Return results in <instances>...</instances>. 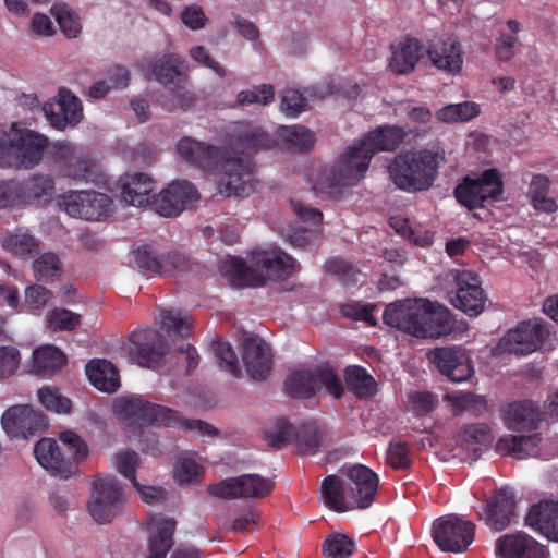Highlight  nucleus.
Here are the masks:
<instances>
[{
    "mask_svg": "<svg viewBox=\"0 0 558 558\" xmlns=\"http://www.w3.org/2000/svg\"><path fill=\"white\" fill-rule=\"evenodd\" d=\"M425 53L423 44L416 38H408L392 47L389 69L396 74H409Z\"/></svg>",
    "mask_w": 558,
    "mask_h": 558,
    "instance_id": "nucleus-30",
    "label": "nucleus"
},
{
    "mask_svg": "<svg viewBox=\"0 0 558 558\" xmlns=\"http://www.w3.org/2000/svg\"><path fill=\"white\" fill-rule=\"evenodd\" d=\"M458 202L468 208L481 207L485 202L472 177H466L454 190Z\"/></svg>",
    "mask_w": 558,
    "mask_h": 558,
    "instance_id": "nucleus-54",
    "label": "nucleus"
},
{
    "mask_svg": "<svg viewBox=\"0 0 558 558\" xmlns=\"http://www.w3.org/2000/svg\"><path fill=\"white\" fill-rule=\"evenodd\" d=\"M328 558H349L354 551V542L344 534L333 533L323 544Z\"/></svg>",
    "mask_w": 558,
    "mask_h": 558,
    "instance_id": "nucleus-49",
    "label": "nucleus"
},
{
    "mask_svg": "<svg viewBox=\"0 0 558 558\" xmlns=\"http://www.w3.org/2000/svg\"><path fill=\"white\" fill-rule=\"evenodd\" d=\"M474 536L475 524L456 514L440 517L433 524V538L444 551L463 553Z\"/></svg>",
    "mask_w": 558,
    "mask_h": 558,
    "instance_id": "nucleus-11",
    "label": "nucleus"
},
{
    "mask_svg": "<svg viewBox=\"0 0 558 558\" xmlns=\"http://www.w3.org/2000/svg\"><path fill=\"white\" fill-rule=\"evenodd\" d=\"M484 201H497L504 191L500 173L496 169H487L472 177Z\"/></svg>",
    "mask_w": 558,
    "mask_h": 558,
    "instance_id": "nucleus-44",
    "label": "nucleus"
},
{
    "mask_svg": "<svg viewBox=\"0 0 558 558\" xmlns=\"http://www.w3.org/2000/svg\"><path fill=\"white\" fill-rule=\"evenodd\" d=\"M177 153L203 170L220 175L218 193L223 196H243L252 190L253 166L248 159L239 158L226 149L190 137H183L178 142Z\"/></svg>",
    "mask_w": 558,
    "mask_h": 558,
    "instance_id": "nucleus-1",
    "label": "nucleus"
},
{
    "mask_svg": "<svg viewBox=\"0 0 558 558\" xmlns=\"http://www.w3.org/2000/svg\"><path fill=\"white\" fill-rule=\"evenodd\" d=\"M59 112L44 108L50 124L58 130H65L68 126L77 125L83 119L81 100L69 89L61 88L58 99Z\"/></svg>",
    "mask_w": 558,
    "mask_h": 558,
    "instance_id": "nucleus-25",
    "label": "nucleus"
},
{
    "mask_svg": "<svg viewBox=\"0 0 558 558\" xmlns=\"http://www.w3.org/2000/svg\"><path fill=\"white\" fill-rule=\"evenodd\" d=\"M59 440L65 447L68 458L75 461L76 465L83 462L89 453L86 441L73 430H63L59 434Z\"/></svg>",
    "mask_w": 558,
    "mask_h": 558,
    "instance_id": "nucleus-48",
    "label": "nucleus"
},
{
    "mask_svg": "<svg viewBox=\"0 0 558 558\" xmlns=\"http://www.w3.org/2000/svg\"><path fill=\"white\" fill-rule=\"evenodd\" d=\"M86 375L92 385L99 391L113 393L120 387L119 372L107 360H92L86 365Z\"/></svg>",
    "mask_w": 558,
    "mask_h": 558,
    "instance_id": "nucleus-34",
    "label": "nucleus"
},
{
    "mask_svg": "<svg viewBox=\"0 0 558 558\" xmlns=\"http://www.w3.org/2000/svg\"><path fill=\"white\" fill-rule=\"evenodd\" d=\"M446 161L445 150L438 146L409 150L397 155L388 166L393 184L405 192L428 190Z\"/></svg>",
    "mask_w": 558,
    "mask_h": 558,
    "instance_id": "nucleus-5",
    "label": "nucleus"
},
{
    "mask_svg": "<svg viewBox=\"0 0 558 558\" xmlns=\"http://www.w3.org/2000/svg\"><path fill=\"white\" fill-rule=\"evenodd\" d=\"M123 502V487L113 475L102 474L95 477L87 509L97 523L111 522L121 511Z\"/></svg>",
    "mask_w": 558,
    "mask_h": 558,
    "instance_id": "nucleus-9",
    "label": "nucleus"
},
{
    "mask_svg": "<svg viewBox=\"0 0 558 558\" xmlns=\"http://www.w3.org/2000/svg\"><path fill=\"white\" fill-rule=\"evenodd\" d=\"M204 468L192 453L179 456L173 464V480L179 485H189L202 478Z\"/></svg>",
    "mask_w": 558,
    "mask_h": 558,
    "instance_id": "nucleus-38",
    "label": "nucleus"
},
{
    "mask_svg": "<svg viewBox=\"0 0 558 558\" xmlns=\"http://www.w3.org/2000/svg\"><path fill=\"white\" fill-rule=\"evenodd\" d=\"M34 454L44 469L60 478L66 480L78 471L75 461L61 451L53 438H41L34 447Z\"/></svg>",
    "mask_w": 558,
    "mask_h": 558,
    "instance_id": "nucleus-19",
    "label": "nucleus"
},
{
    "mask_svg": "<svg viewBox=\"0 0 558 558\" xmlns=\"http://www.w3.org/2000/svg\"><path fill=\"white\" fill-rule=\"evenodd\" d=\"M428 356L439 372L452 381H464L473 374L470 356L461 348H437Z\"/></svg>",
    "mask_w": 558,
    "mask_h": 558,
    "instance_id": "nucleus-20",
    "label": "nucleus"
},
{
    "mask_svg": "<svg viewBox=\"0 0 558 558\" xmlns=\"http://www.w3.org/2000/svg\"><path fill=\"white\" fill-rule=\"evenodd\" d=\"M20 351L12 345L0 347V379L12 376L19 368Z\"/></svg>",
    "mask_w": 558,
    "mask_h": 558,
    "instance_id": "nucleus-60",
    "label": "nucleus"
},
{
    "mask_svg": "<svg viewBox=\"0 0 558 558\" xmlns=\"http://www.w3.org/2000/svg\"><path fill=\"white\" fill-rule=\"evenodd\" d=\"M1 246L4 251L29 258L39 252L38 241L29 233L15 231L1 239Z\"/></svg>",
    "mask_w": 558,
    "mask_h": 558,
    "instance_id": "nucleus-39",
    "label": "nucleus"
},
{
    "mask_svg": "<svg viewBox=\"0 0 558 558\" xmlns=\"http://www.w3.org/2000/svg\"><path fill=\"white\" fill-rule=\"evenodd\" d=\"M454 282L456 294L451 298V304L470 317L478 316L487 300L480 277L469 270H457Z\"/></svg>",
    "mask_w": 558,
    "mask_h": 558,
    "instance_id": "nucleus-14",
    "label": "nucleus"
},
{
    "mask_svg": "<svg viewBox=\"0 0 558 558\" xmlns=\"http://www.w3.org/2000/svg\"><path fill=\"white\" fill-rule=\"evenodd\" d=\"M384 322L416 338H439L449 323V311L427 299H405L387 305Z\"/></svg>",
    "mask_w": 558,
    "mask_h": 558,
    "instance_id": "nucleus-3",
    "label": "nucleus"
},
{
    "mask_svg": "<svg viewBox=\"0 0 558 558\" xmlns=\"http://www.w3.org/2000/svg\"><path fill=\"white\" fill-rule=\"evenodd\" d=\"M148 554L146 558H166L172 545L175 521L165 517H154L148 523Z\"/></svg>",
    "mask_w": 558,
    "mask_h": 558,
    "instance_id": "nucleus-26",
    "label": "nucleus"
},
{
    "mask_svg": "<svg viewBox=\"0 0 558 558\" xmlns=\"http://www.w3.org/2000/svg\"><path fill=\"white\" fill-rule=\"evenodd\" d=\"M345 383L350 391L360 398H368L376 391V381L366 369L360 366H350L345 371Z\"/></svg>",
    "mask_w": 558,
    "mask_h": 558,
    "instance_id": "nucleus-43",
    "label": "nucleus"
},
{
    "mask_svg": "<svg viewBox=\"0 0 558 558\" xmlns=\"http://www.w3.org/2000/svg\"><path fill=\"white\" fill-rule=\"evenodd\" d=\"M17 125L12 123L9 132L0 130V167L32 169L40 163L48 148V138Z\"/></svg>",
    "mask_w": 558,
    "mask_h": 558,
    "instance_id": "nucleus-6",
    "label": "nucleus"
},
{
    "mask_svg": "<svg viewBox=\"0 0 558 558\" xmlns=\"http://www.w3.org/2000/svg\"><path fill=\"white\" fill-rule=\"evenodd\" d=\"M51 13L57 20L61 32L68 38H76L82 32L80 19L69 9L66 4H54Z\"/></svg>",
    "mask_w": 558,
    "mask_h": 558,
    "instance_id": "nucleus-47",
    "label": "nucleus"
},
{
    "mask_svg": "<svg viewBox=\"0 0 558 558\" xmlns=\"http://www.w3.org/2000/svg\"><path fill=\"white\" fill-rule=\"evenodd\" d=\"M241 144L248 150H257L260 148H268L271 146L272 141L257 126H247L241 134Z\"/></svg>",
    "mask_w": 558,
    "mask_h": 558,
    "instance_id": "nucleus-62",
    "label": "nucleus"
},
{
    "mask_svg": "<svg viewBox=\"0 0 558 558\" xmlns=\"http://www.w3.org/2000/svg\"><path fill=\"white\" fill-rule=\"evenodd\" d=\"M286 389L294 398H310L323 387L333 398H340L343 387L337 374L328 366L300 368L286 379Z\"/></svg>",
    "mask_w": 558,
    "mask_h": 558,
    "instance_id": "nucleus-8",
    "label": "nucleus"
},
{
    "mask_svg": "<svg viewBox=\"0 0 558 558\" xmlns=\"http://www.w3.org/2000/svg\"><path fill=\"white\" fill-rule=\"evenodd\" d=\"M112 411L118 421L134 434L140 430V398L120 397L113 401Z\"/></svg>",
    "mask_w": 558,
    "mask_h": 558,
    "instance_id": "nucleus-40",
    "label": "nucleus"
},
{
    "mask_svg": "<svg viewBox=\"0 0 558 558\" xmlns=\"http://www.w3.org/2000/svg\"><path fill=\"white\" fill-rule=\"evenodd\" d=\"M299 268L296 262L278 247L258 250L252 255L251 267L241 259L226 257L220 272L234 288L259 286L266 280H278L292 276Z\"/></svg>",
    "mask_w": 558,
    "mask_h": 558,
    "instance_id": "nucleus-4",
    "label": "nucleus"
},
{
    "mask_svg": "<svg viewBox=\"0 0 558 558\" xmlns=\"http://www.w3.org/2000/svg\"><path fill=\"white\" fill-rule=\"evenodd\" d=\"M428 62L439 72L456 76L462 72L464 51L458 38L446 36L432 40L425 49Z\"/></svg>",
    "mask_w": 558,
    "mask_h": 558,
    "instance_id": "nucleus-15",
    "label": "nucleus"
},
{
    "mask_svg": "<svg viewBox=\"0 0 558 558\" xmlns=\"http://www.w3.org/2000/svg\"><path fill=\"white\" fill-rule=\"evenodd\" d=\"M277 133L287 148L299 151L311 149L316 141L314 133L301 125L280 126Z\"/></svg>",
    "mask_w": 558,
    "mask_h": 558,
    "instance_id": "nucleus-41",
    "label": "nucleus"
},
{
    "mask_svg": "<svg viewBox=\"0 0 558 558\" xmlns=\"http://www.w3.org/2000/svg\"><path fill=\"white\" fill-rule=\"evenodd\" d=\"M372 157L357 141L343 150L328 170L319 189L357 184L368 170Z\"/></svg>",
    "mask_w": 558,
    "mask_h": 558,
    "instance_id": "nucleus-10",
    "label": "nucleus"
},
{
    "mask_svg": "<svg viewBox=\"0 0 558 558\" xmlns=\"http://www.w3.org/2000/svg\"><path fill=\"white\" fill-rule=\"evenodd\" d=\"M33 270L37 281L50 282L61 275V262L54 253H44L33 262Z\"/></svg>",
    "mask_w": 558,
    "mask_h": 558,
    "instance_id": "nucleus-45",
    "label": "nucleus"
},
{
    "mask_svg": "<svg viewBox=\"0 0 558 558\" xmlns=\"http://www.w3.org/2000/svg\"><path fill=\"white\" fill-rule=\"evenodd\" d=\"M243 362L254 379H263L270 371L271 354L260 338L247 336L243 340Z\"/></svg>",
    "mask_w": 558,
    "mask_h": 558,
    "instance_id": "nucleus-24",
    "label": "nucleus"
},
{
    "mask_svg": "<svg viewBox=\"0 0 558 558\" xmlns=\"http://www.w3.org/2000/svg\"><path fill=\"white\" fill-rule=\"evenodd\" d=\"M38 399L43 407H45L48 411L58 414H66L71 411V400L62 396L58 389L43 387L38 390Z\"/></svg>",
    "mask_w": 558,
    "mask_h": 558,
    "instance_id": "nucleus-50",
    "label": "nucleus"
},
{
    "mask_svg": "<svg viewBox=\"0 0 558 558\" xmlns=\"http://www.w3.org/2000/svg\"><path fill=\"white\" fill-rule=\"evenodd\" d=\"M114 464L117 471L128 478L134 486V488L140 492V483L136 478V468L138 464V456L134 451H120L114 454Z\"/></svg>",
    "mask_w": 558,
    "mask_h": 558,
    "instance_id": "nucleus-53",
    "label": "nucleus"
},
{
    "mask_svg": "<svg viewBox=\"0 0 558 558\" xmlns=\"http://www.w3.org/2000/svg\"><path fill=\"white\" fill-rule=\"evenodd\" d=\"M1 424L13 438L27 439L48 426L47 416L31 405H14L4 411Z\"/></svg>",
    "mask_w": 558,
    "mask_h": 558,
    "instance_id": "nucleus-16",
    "label": "nucleus"
},
{
    "mask_svg": "<svg viewBox=\"0 0 558 558\" xmlns=\"http://www.w3.org/2000/svg\"><path fill=\"white\" fill-rule=\"evenodd\" d=\"M539 420L541 413L532 401L509 404L504 411L505 424L512 430H532Z\"/></svg>",
    "mask_w": 558,
    "mask_h": 558,
    "instance_id": "nucleus-33",
    "label": "nucleus"
},
{
    "mask_svg": "<svg viewBox=\"0 0 558 558\" xmlns=\"http://www.w3.org/2000/svg\"><path fill=\"white\" fill-rule=\"evenodd\" d=\"M51 290L38 283H33L25 289V304L29 310H41L52 299Z\"/></svg>",
    "mask_w": 558,
    "mask_h": 558,
    "instance_id": "nucleus-59",
    "label": "nucleus"
},
{
    "mask_svg": "<svg viewBox=\"0 0 558 558\" xmlns=\"http://www.w3.org/2000/svg\"><path fill=\"white\" fill-rule=\"evenodd\" d=\"M522 28L518 20L509 19L499 31V36L494 44V56L499 62H509L515 56L519 44L518 34Z\"/></svg>",
    "mask_w": 558,
    "mask_h": 558,
    "instance_id": "nucleus-35",
    "label": "nucleus"
},
{
    "mask_svg": "<svg viewBox=\"0 0 558 558\" xmlns=\"http://www.w3.org/2000/svg\"><path fill=\"white\" fill-rule=\"evenodd\" d=\"M378 476L369 468L355 464L329 475L320 486L324 504L336 512L366 509L378 489Z\"/></svg>",
    "mask_w": 558,
    "mask_h": 558,
    "instance_id": "nucleus-2",
    "label": "nucleus"
},
{
    "mask_svg": "<svg viewBox=\"0 0 558 558\" xmlns=\"http://www.w3.org/2000/svg\"><path fill=\"white\" fill-rule=\"evenodd\" d=\"M186 70L185 61L178 54H167L151 64V73L158 82L180 89L185 82Z\"/></svg>",
    "mask_w": 558,
    "mask_h": 558,
    "instance_id": "nucleus-32",
    "label": "nucleus"
},
{
    "mask_svg": "<svg viewBox=\"0 0 558 558\" xmlns=\"http://www.w3.org/2000/svg\"><path fill=\"white\" fill-rule=\"evenodd\" d=\"M481 113V106L474 101L449 104L435 113L439 122L446 124L465 123Z\"/></svg>",
    "mask_w": 558,
    "mask_h": 558,
    "instance_id": "nucleus-36",
    "label": "nucleus"
},
{
    "mask_svg": "<svg viewBox=\"0 0 558 558\" xmlns=\"http://www.w3.org/2000/svg\"><path fill=\"white\" fill-rule=\"evenodd\" d=\"M390 226L397 233L415 245L427 246L433 242V233L428 229L408 218L393 217L390 220Z\"/></svg>",
    "mask_w": 558,
    "mask_h": 558,
    "instance_id": "nucleus-42",
    "label": "nucleus"
},
{
    "mask_svg": "<svg viewBox=\"0 0 558 558\" xmlns=\"http://www.w3.org/2000/svg\"><path fill=\"white\" fill-rule=\"evenodd\" d=\"M160 323L169 332L186 336L192 328V319L187 314L174 310H162Z\"/></svg>",
    "mask_w": 558,
    "mask_h": 558,
    "instance_id": "nucleus-52",
    "label": "nucleus"
},
{
    "mask_svg": "<svg viewBox=\"0 0 558 558\" xmlns=\"http://www.w3.org/2000/svg\"><path fill=\"white\" fill-rule=\"evenodd\" d=\"M187 53L192 61L213 70L220 77H226L227 70L210 57L206 47L202 45L192 46Z\"/></svg>",
    "mask_w": 558,
    "mask_h": 558,
    "instance_id": "nucleus-61",
    "label": "nucleus"
},
{
    "mask_svg": "<svg viewBox=\"0 0 558 558\" xmlns=\"http://www.w3.org/2000/svg\"><path fill=\"white\" fill-rule=\"evenodd\" d=\"M51 158L73 179H83L89 171V159L68 141H57L49 147Z\"/></svg>",
    "mask_w": 558,
    "mask_h": 558,
    "instance_id": "nucleus-22",
    "label": "nucleus"
},
{
    "mask_svg": "<svg viewBox=\"0 0 558 558\" xmlns=\"http://www.w3.org/2000/svg\"><path fill=\"white\" fill-rule=\"evenodd\" d=\"M56 182L49 174H34L27 180L20 182L19 198L20 203H31L45 205L50 202L54 195Z\"/></svg>",
    "mask_w": 558,
    "mask_h": 558,
    "instance_id": "nucleus-31",
    "label": "nucleus"
},
{
    "mask_svg": "<svg viewBox=\"0 0 558 558\" xmlns=\"http://www.w3.org/2000/svg\"><path fill=\"white\" fill-rule=\"evenodd\" d=\"M433 114L426 107H414L408 113L410 132H426L430 128Z\"/></svg>",
    "mask_w": 558,
    "mask_h": 558,
    "instance_id": "nucleus-63",
    "label": "nucleus"
},
{
    "mask_svg": "<svg viewBox=\"0 0 558 558\" xmlns=\"http://www.w3.org/2000/svg\"><path fill=\"white\" fill-rule=\"evenodd\" d=\"M82 323V316L63 307H56L47 315L48 327L53 331H73Z\"/></svg>",
    "mask_w": 558,
    "mask_h": 558,
    "instance_id": "nucleus-46",
    "label": "nucleus"
},
{
    "mask_svg": "<svg viewBox=\"0 0 558 558\" xmlns=\"http://www.w3.org/2000/svg\"><path fill=\"white\" fill-rule=\"evenodd\" d=\"M156 182L142 173V208L149 207L163 217L178 216L186 206L198 199L195 186L185 180L172 182L166 190L153 194Z\"/></svg>",
    "mask_w": 558,
    "mask_h": 558,
    "instance_id": "nucleus-7",
    "label": "nucleus"
},
{
    "mask_svg": "<svg viewBox=\"0 0 558 558\" xmlns=\"http://www.w3.org/2000/svg\"><path fill=\"white\" fill-rule=\"evenodd\" d=\"M547 335V329L541 323L523 322L499 340L495 352L527 355L542 347Z\"/></svg>",
    "mask_w": 558,
    "mask_h": 558,
    "instance_id": "nucleus-13",
    "label": "nucleus"
},
{
    "mask_svg": "<svg viewBox=\"0 0 558 558\" xmlns=\"http://www.w3.org/2000/svg\"><path fill=\"white\" fill-rule=\"evenodd\" d=\"M65 363V354L54 345L39 347L33 353V368L36 374L56 372Z\"/></svg>",
    "mask_w": 558,
    "mask_h": 558,
    "instance_id": "nucleus-37",
    "label": "nucleus"
},
{
    "mask_svg": "<svg viewBox=\"0 0 558 558\" xmlns=\"http://www.w3.org/2000/svg\"><path fill=\"white\" fill-rule=\"evenodd\" d=\"M213 351L215 356L220 361V367H223L234 376L240 375L236 354L229 343L216 341L213 344Z\"/></svg>",
    "mask_w": 558,
    "mask_h": 558,
    "instance_id": "nucleus-56",
    "label": "nucleus"
},
{
    "mask_svg": "<svg viewBox=\"0 0 558 558\" xmlns=\"http://www.w3.org/2000/svg\"><path fill=\"white\" fill-rule=\"evenodd\" d=\"M58 205L71 217L100 220L110 210L111 199L96 191H68L58 197Z\"/></svg>",
    "mask_w": 558,
    "mask_h": 558,
    "instance_id": "nucleus-12",
    "label": "nucleus"
},
{
    "mask_svg": "<svg viewBox=\"0 0 558 558\" xmlns=\"http://www.w3.org/2000/svg\"><path fill=\"white\" fill-rule=\"evenodd\" d=\"M154 424L180 426L203 437H215L218 435V430L206 422L181 420L172 410L142 400V427Z\"/></svg>",
    "mask_w": 558,
    "mask_h": 558,
    "instance_id": "nucleus-18",
    "label": "nucleus"
},
{
    "mask_svg": "<svg viewBox=\"0 0 558 558\" xmlns=\"http://www.w3.org/2000/svg\"><path fill=\"white\" fill-rule=\"evenodd\" d=\"M411 410L420 415L430 412L437 404V397L432 392L416 391L409 397Z\"/></svg>",
    "mask_w": 558,
    "mask_h": 558,
    "instance_id": "nucleus-64",
    "label": "nucleus"
},
{
    "mask_svg": "<svg viewBox=\"0 0 558 558\" xmlns=\"http://www.w3.org/2000/svg\"><path fill=\"white\" fill-rule=\"evenodd\" d=\"M496 550L502 558H548L546 548L523 532L499 537Z\"/></svg>",
    "mask_w": 558,
    "mask_h": 558,
    "instance_id": "nucleus-21",
    "label": "nucleus"
},
{
    "mask_svg": "<svg viewBox=\"0 0 558 558\" xmlns=\"http://www.w3.org/2000/svg\"><path fill=\"white\" fill-rule=\"evenodd\" d=\"M514 495L508 490H499L494 499L486 505L481 518L486 524L496 531L504 530L514 513Z\"/></svg>",
    "mask_w": 558,
    "mask_h": 558,
    "instance_id": "nucleus-27",
    "label": "nucleus"
},
{
    "mask_svg": "<svg viewBox=\"0 0 558 558\" xmlns=\"http://www.w3.org/2000/svg\"><path fill=\"white\" fill-rule=\"evenodd\" d=\"M179 17L182 24L193 32L204 29L209 22L204 8L196 3L182 7Z\"/></svg>",
    "mask_w": 558,
    "mask_h": 558,
    "instance_id": "nucleus-55",
    "label": "nucleus"
},
{
    "mask_svg": "<svg viewBox=\"0 0 558 558\" xmlns=\"http://www.w3.org/2000/svg\"><path fill=\"white\" fill-rule=\"evenodd\" d=\"M275 90L271 85L262 84L250 89L241 90L236 95V104L240 106L260 105L265 106L272 101Z\"/></svg>",
    "mask_w": 558,
    "mask_h": 558,
    "instance_id": "nucleus-51",
    "label": "nucleus"
},
{
    "mask_svg": "<svg viewBox=\"0 0 558 558\" xmlns=\"http://www.w3.org/2000/svg\"><path fill=\"white\" fill-rule=\"evenodd\" d=\"M121 199L126 205L140 206L136 202L140 198V172L124 174L119 180Z\"/></svg>",
    "mask_w": 558,
    "mask_h": 558,
    "instance_id": "nucleus-58",
    "label": "nucleus"
},
{
    "mask_svg": "<svg viewBox=\"0 0 558 558\" xmlns=\"http://www.w3.org/2000/svg\"><path fill=\"white\" fill-rule=\"evenodd\" d=\"M407 133L397 125H384L365 134L359 142L371 157L378 151L395 150L404 140Z\"/></svg>",
    "mask_w": 558,
    "mask_h": 558,
    "instance_id": "nucleus-28",
    "label": "nucleus"
},
{
    "mask_svg": "<svg viewBox=\"0 0 558 558\" xmlns=\"http://www.w3.org/2000/svg\"><path fill=\"white\" fill-rule=\"evenodd\" d=\"M541 440L538 434L505 435L496 442L495 450L500 456L523 460L538 454Z\"/></svg>",
    "mask_w": 558,
    "mask_h": 558,
    "instance_id": "nucleus-29",
    "label": "nucleus"
},
{
    "mask_svg": "<svg viewBox=\"0 0 558 558\" xmlns=\"http://www.w3.org/2000/svg\"><path fill=\"white\" fill-rule=\"evenodd\" d=\"M525 521L546 538L558 542V500L544 499L532 506Z\"/></svg>",
    "mask_w": 558,
    "mask_h": 558,
    "instance_id": "nucleus-23",
    "label": "nucleus"
},
{
    "mask_svg": "<svg viewBox=\"0 0 558 558\" xmlns=\"http://www.w3.org/2000/svg\"><path fill=\"white\" fill-rule=\"evenodd\" d=\"M307 108V97L295 89H287L281 96L280 110L289 116L296 117Z\"/></svg>",
    "mask_w": 558,
    "mask_h": 558,
    "instance_id": "nucleus-57",
    "label": "nucleus"
},
{
    "mask_svg": "<svg viewBox=\"0 0 558 558\" xmlns=\"http://www.w3.org/2000/svg\"><path fill=\"white\" fill-rule=\"evenodd\" d=\"M271 481L255 474L230 477L214 484L209 492L219 498H262L272 490Z\"/></svg>",
    "mask_w": 558,
    "mask_h": 558,
    "instance_id": "nucleus-17",
    "label": "nucleus"
}]
</instances>
